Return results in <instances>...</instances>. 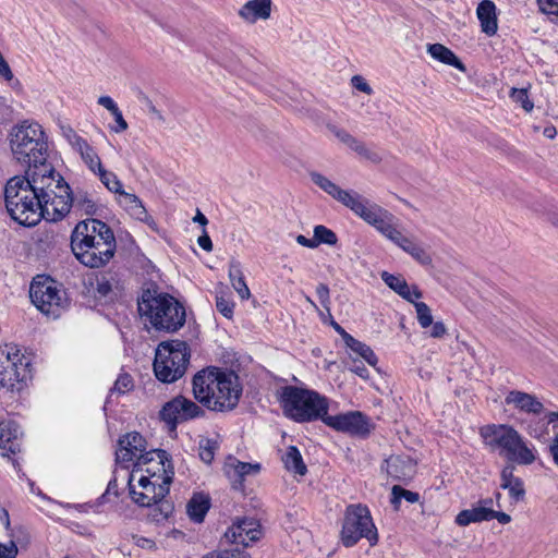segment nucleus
Returning <instances> with one entry per match:
<instances>
[{"mask_svg": "<svg viewBox=\"0 0 558 558\" xmlns=\"http://www.w3.org/2000/svg\"><path fill=\"white\" fill-rule=\"evenodd\" d=\"M447 332V328L442 322H436L432 324L430 337L442 338Z\"/></svg>", "mask_w": 558, "mask_h": 558, "instance_id": "obj_56", "label": "nucleus"}, {"mask_svg": "<svg viewBox=\"0 0 558 558\" xmlns=\"http://www.w3.org/2000/svg\"><path fill=\"white\" fill-rule=\"evenodd\" d=\"M225 537L230 543L247 547L262 537V527L257 520L243 518L226 531Z\"/></svg>", "mask_w": 558, "mask_h": 558, "instance_id": "obj_17", "label": "nucleus"}, {"mask_svg": "<svg viewBox=\"0 0 558 558\" xmlns=\"http://www.w3.org/2000/svg\"><path fill=\"white\" fill-rule=\"evenodd\" d=\"M197 243L206 252H210L213 250V242L206 230H204L203 234L197 239Z\"/></svg>", "mask_w": 558, "mask_h": 558, "instance_id": "obj_58", "label": "nucleus"}, {"mask_svg": "<svg viewBox=\"0 0 558 558\" xmlns=\"http://www.w3.org/2000/svg\"><path fill=\"white\" fill-rule=\"evenodd\" d=\"M134 388V380L132 376L128 373H121L117 380L114 381L113 387L110 389V393L124 395Z\"/></svg>", "mask_w": 558, "mask_h": 558, "instance_id": "obj_41", "label": "nucleus"}, {"mask_svg": "<svg viewBox=\"0 0 558 558\" xmlns=\"http://www.w3.org/2000/svg\"><path fill=\"white\" fill-rule=\"evenodd\" d=\"M401 499H404L410 504H415L420 500V494L416 492L408 490L399 485L392 486L390 502L395 510H399Z\"/></svg>", "mask_w": 558, "mask_h": 558, "instance_id": "obj_37", "label": "nucleus"}, {"mask_svg": "<svg viewBox=\"0 0 558 558\" xmlns=\"http://www.w3.org/2000/svg\"><path fill=\"white\" fill-rule=\"evenodd\" d=\"M78 154L89 170L94 173H96L102 167L99 156L89 144L84 146V148L81 149Z\"/></svg>", "mask_w": 558, "mask_h": 558, "instance_id": "obj_39", "label": "nucleus"}, {"mask_svg": "<svg viewBox=\"0 0 558 558\" xmlns=\"http://www.w3.org/2000/svg\"><path fill=\"white\" fill-rule=\"evenodd\" d=\"M284 468L289 472L304 476L307 473L306 464L303 461L300 450L295 446H289L282 456Z\"/></svg>", "mask_w": 558, "mask_h": 558, "instance_id": "obj_34", "label": "nucleus"}, {"mask_svg": "<svg viewBox=\"0 0 558 558\" xmlns=\"http://www.w3.org/2000/svg\"><path fill=\"white\" fill-rule=\"evenodd\" d=\"M384 468L396 481H408L415 474V463L409 457L391 456L385 460Z\"/></svg>", "mask_w": 558, "mask_h": 558, "instance_id": "obj_23", "label": "nucleus"}, {"mask_svg": "<svg viewBox=\"0 0 558 558\" xmlns=\"http://www.w3.org/2000/svg\"><path fill=\"white\" fill-rule=\"evenodd\" d=\"M210 508V498L204 494H194L186 506L190 519L195 523H202Z\"/></svg>", "mask_w": 558, "mask_h": 558, "instance_id": "obj_32", "label": "nucleus"}, {"mask_svg": "<svg viewBox=\"0 0 558 558\" xmlns=\"http://www.w3.org/2000/svg\"><path fill=\"white\" fill-rule=\"evenodd\" d=\"M112 116L114 118L117 125L112 126L111 130L116 133H121V132L125 131L129 125H128V122L124 120L121 110L118 109V111H114L112 113Z\"/></svg>", "mask_w": 558, "mask_h": 558, "instance_id": "obj_53", "label": "nucleus"}, {"mask_svg": "<svg viewBox=\"0 0 558 558\" xmlns=\"http://www.w3.org/2000/svg\"><path fill=\"white\" fill-rule=\"evenodd\" d=\"M260 471V464L259 463H248V462H241L236 459H232L227 464V473L229 476H231V473L233 476H236L239 482L242 483L244 477L246 475L251 474H257Z\"/></svg>", "mask_w": 558, "mask_h": 558, "instance_id": "obj_35", "label": "nucleus"}, {"mask_svg": "<svg viewBox=\"0 0 558 558\" xmlns=\"http://www.w3.org/2000/svg\"><path fill=\"white\" fill-rule=\"evenodd\" d=\"M296 242L302 245V246H305V247H308V248H315V242H314V236L312 239H307L306 236H304L303 234H299L296 236Z\"/></svg>", "mask_w": 558, "mask_h": 558, "instance_id": "obj_62", "label": "nucleus"}, {"mask_svg": "<svg viewBox=\"0 0 558 558\" xmlns=\"http://www.w3.org/2000/svg\"><path fill=\"white\" fill-rule=\"evenodd\" d=\"M324 423L336 430L365 437L371 433V423L366 415L352 411L338 415H326Z\"/></svg>", "mask_w": 558, "mask_h": 558, "instance_id": "obj_16", "label": "nucleus"}, {"mask_svg": "<svg viewBox=\"0 0 558 558\" xmlns=\"http://www.w3.org/2000/svg\"><path fill=\"white\" fill-rule=\"evenodd\" d=\"M31 361L16 344L0 347V386L8 391H21L31 378Z\"/></svg>", "mask_w": 558, "mask_h": 558, "instance_id": "obj_10", "label": "nucleus"}, {"mask_svg": "<svg viewBox=\"0 0 558 558\" xmlns=\"http://www.w3.org/2000/svg\"><path fill=\"white\" fill-rule=\"evenodd\" d=\"M484 445L500 458L506 464L500 472V488L508 490L512 502L518 504L525 498V487L522 478L514 475V463L530 465L535 462V449L511 425L488 424L480 429Z\"/></svg>", "mask_w": 558, "mask_h": 558, "instance_id": "obj_2", "label": "nucleus"}, {"mask_svg": "<svg viewBox=\"0 0 558 558\" xmlns=\"http://www.w3.org/2000/svg\"><path fill=\"white\" fill-rule=\"evenodd\" d=\"M389 241H391L395 245L401 248L403 252L409 254L414 260H416L422 266L432 265V256L425 250V247L420 243L415 236L405 235L399 229V226H396L391 233L387 236Z\"/></svg>", "mask_w": 558, "mask_h": 558, "instance_id": "obj_18", "label": "nucleus"}, {"mask_svg": "<svg viewBox=\"0 0 558 558\" xmlns=\"http://www.w3.org/2000/svg\"><path fill=\"white\" fill-rule=\"evenodd\" d=\"M505 403L513 405L517 410L527 414L539 415L544 412V404L536 396L521 390L509 391L505 398Z\"/></svg>", "mask_w": 558, "mask_h": 558, "instance_id": "obj_19", "label": "nucleus"}, {"mask_svg": "<svg viewBox=\"0 0 558 558\" xmlns=\"http://www.w3.org/2000/svg\"><path fill=\"white\" fill-rule=\"evenodd\" d=\"M558 422V411H551L545 413L543 417L532 418L526 426L527 434L536 439L544 438L548 435V426L553 424V427L556 428V423Z\"/></svg>", "mask_w": 558, "mask_h": 558, "instance_id": "obj_28", "label": "nucleus"}, {"mask_svg": "<svg viewBox=\"0 0 558 558\" xmlns=\"http://www.w3.org/2000/svg\"><path fill=\"white\" fill-rule=\"evenodd\" d=\"M476 14L481 22L482 32L487 36H494L498 29L495 3L490 0H483L477 5Z\"/></svg>", "mask_w": 558, "mask_h": 558, "instance_id": "obj_26", "label": "nucleus"}, {"mask_svg": "<svg viewBox=\"0 0 558 558\" xmlns=\"http://www.w3.org/2000/svg\"><path fill=\"white\" fill-rule=\"evenodd\" d=\"M271 0H248L239 10V16L250 24H255L259 20H268L271 15Z\"/></svg>", "mask_w": 558, "mask_h": 558, "instance_id": "obj_22", "label": "nucleus"}, {"mask_svg": "<svg viewBox=\"0 0 558 558\" xmlns=\"http://www.w3.org/2000/svg\"><path fill=\"white\" fill-rule=\"evenodd\" d=\"M62 135L77 153L88 144L87 141L80 136L71 126H62Z\"/></svg>", "mask_w": 558, "mask_h": 558, "instance_id": "obj_43", "label": "nucleus"}, {"mask_svg": "<svg viewBox=\"0 0 558 558\" xmlns=\"http://www.w3.org/2000/svg\"><path fill=\"white\" fill-rule=\"evenodd\" d=\"M119 195V204L135 219L144 221L150 228H156V222L151 216L148 215L142 201L135 195L125 192L123 189L117 193Z\"/></svg>", "mask_w": 558, "mask_h": 558, "instance_id": "obj_21", "label": "nucleus"}, {"mask_svg": "<svg viewBox=\"0 0 558 558\" xmlns=\"http://www.w3.org/2000/svg\"><path fill=\"white\" fill-rule=\"evenodd\" d=\"M350 350L365 360L371 366H376L378 363V357L373 351V349L366 343L355 339L354 337L345 344Z\"/></svg>", "mask_w": 558, "mask_h": 558, "instance_id": "obj_36", "label": "nucleus"}, {"mask_svg": "<svg viewBox=\"0 0 558 558\" xmlns=\"http://www.w3.org/2000/svg\"><path fill=\"white\" fill-rule=\"evenodd\" d=\"M145 472L148 475H142L138 480L141 490H135L132 484L134 474L129 480V488L132 500L141 507H151L153 517L156 521L165 520L173 512L174 506L171 501L166 500V496L170 492V485L174 477V469L171 459L168 461L156 462V470L147 468Z\"/></svg>", "mask_w": 558, "mask_h": 558, "instance_id": "obj_4", "label": "nucleus"}, {"mask_svg": "<svg viewBox=\"0 0 558 558\" xmlns=\"http://www.w3.org/2000/svg\"><path fill=\"white\" fill-rule=\"evenodd\" d=\"M348 208L374 227L385 238L391 233L396 226H399V219L393 214L377 204H368V202L363 199L357 193L353 196Z\"/></svg>", "mask_w": 558, "mask_h": 558, "instance_id": "obj_13", "label": "nucleus"}, {"mask_svg": "<svg viewBox=\"0 0 558 558\" xmlns=\"http://www.w3.org/2000/svg\"><path fill=\"white\" fill-rule=\"evenodd\" d=\"M136 458V464L143 466L153 461H168L170 454L162 449L146 451V440L137 432L128 433L118 440V450L116 451V461L118 463H128Z\"/></svg>", "mask_w": 558, "mask_h": 558, "instance_id": "obj_12", "label": "nucleus"}, {"mask_svg": "<svg viewBox=\"0 0 558 558\" xmlns=\"http://www.w3.org/2000/svg\"><path fill=\"white\" fill-rule=\"evenodd\" d=\"M0 76L5 81H12L14 77L10 65L2 53H0Z\"/></svg>", "mask_w": 558, "mask_h": 558, "instance_id": "obj_54", "label": "nucleus"}, {"mask_svg": "<svg viewBox=\"0 0 558 558\" xmlns=\"http://www.w3.org/2000/svg\"><path fill=\"white\" fill-rule=\"evenodd\" d=\"M351 84H352V86L355 89H357V90H360V92H362V93H364L366 95H372L373 94V88L366 82V80L363 76H361V75L352 76Z\"/></svg>", "mask_w": 558, "mask_h": 558, "instance_id": "obj_48", "label": "nucleus"}, {"mask_svg": "<svg viewBox=\"0 0 558 558\" xmlns=\"http://www.w3.org/2000/svg\"><path fill=\"white\" fill-rule=\"evenodd\" d=\"M69 184L53 166L25 170L11 178L4 187L5 208L19 225L34 227L41 219L60 221L69 213Z\"/></svg>", "mask_w": 558, "mask_h": 558, "instance_id": "obj_1", "label": "nucleus"}, {"mask_svg": "<svg viewBox=\"0 0 558 558\" xmlns=\"http://www.w3.org/2000/svg\"><path fill=\"white\" fill-rule=\"evenodd\" d=\"M314 242L317 247L320 244L336 245L338 242L337 234L329 228L318 225L314 227Z\"/></svg>", "mask_w": 558, "mask_h": 558, "instance_id": "obj_38", "label": "nucleus"}, {"mask_svg": "<svg viewBox=\"0 0 558 558\" xmlns=\"http://www.w3.org/2000/svg\"><path fill=\"white\" fill-rule=\"evenodd\" d=\"M537 2L542 12L558 17V0H537Z\"/></svg>", "mask_w": 558, "mask_h": 558, "instance_id": "obj_49", "label": "nucleus"}, {"mask_svg": "<svg viewBox=\"0 0 558 558\" xmlns=\"http://www.w3.org/2000/svg\"><path fill=\"white\" fill-rule=\"evenodd\" d=\"M135 544L145 549H154L156 547V544L153 539L146 538V537H137L135 541Z\"/></svg>", "mask_w": 558, "mask_h": 558, "instance_id": "obj_60", "label": "nucleus"}, {"mask_svg": "<svg viewBox=\"0 0 558 558\" xmlns=\"http://www.w3.org/2000/svg\"><path fill=\"white\" fill-rule=\"evenodd\" d=\"M328 129L341 143L347 145L361 157L374 163H379L381 161V157L378 153L368 149L362 141L357 140L345 130L339 129L336 125H328Z\"/></svg>", "mask_w": 558, "mask_h": 558, "instance_id": "obj_20", "label": "nucleus"}, {"mask_svg": "<svg viewBox=\"0 0 558 558\" xmlns=\"http://www.w3.org/2000/svg\"><path fill=\"white\" fill-rule=\"evenodd\" d=\"M205 415V411L191 399L177 396L166 402L159 411L160 421L165 422L169 432H175L178 425Z\"/></svg>", "mask_w": 558, "mask_h": 558, "instance_id": "obj_14", "label": "nucleus"}, {"mask_svg": "<svg viewBox=\"0 0 558 558\" xmlns=\"http://www.w3.org/2000/svg\"><path fill=\"white\" fill-rule=\"evenodd\" d=\"M216 307L220 314L226 318H231L233 315L234 303L223 296L216 298Z\"/></svg>", "mask_w": 558, "mask_h": 558, "instance_id": "obj_46", "label": "nucleus"}, {"mask_svg": "<svg viewBox=\"0 0 558 558\" xmlns=\"http://www.w3.org/2000/svg\"><path fill=\"white\" fill-rule=\"evenodd\" d=\"M11 150L17 162L26 170L38 171L39 167L52 166L47 162L48 142L40 124L23 121L13 128L10 140Z\"/></svg>", "mask_w": 558, "mask_h": 558, "instance_id": "obj_7", "label": "nucleus"}, {"mask_svg": "<svg viewBox=\"0 0 558 558\" xmlns=\"http://www.w3.org/2000/svg\"><path fill=\"white\" fill-rule=\"evenodd\" d=\"M229 279L233 287V289L236 291L239 296L242 300H247L251 296V291L245 282L244 275L242 271L241 263L234 258H232L229 263Z\"/></svg>", "mask_w": 558, "mask_h": 558, "instance_id": "obj_31", "label": "nucleus"}, {"mask_svg": "<svg viewBox=\"0 0 558 558\" xmlns=\"http://www.w3.org/2000/svg\"><path fill=\"white\" fill-rule=\"evenodd\" d=\"M216 558H251V556L247 553L235 548L222 550L216 556Z\"/></svg>", "mask_w": 558, "mask_h": 558, "instance_id": "obj_51", "label": "nucleus"}, {"mask_svg": "<svg viewBox=\"0 0 558 558\" xmlns=\"http://www.w3.org/2000/svg\"><path fill=\"white\" fill-rule=\"evenodd\" d=\"M19 425L11 420L0 422V448L15 454L20 451Z\"/></svg>", "mask_w": 558, "mask_h": 558, "instance_id": "obj_27", "label": "nucleus"}, {"mask_svg": "<svg viewBox=\"0 0 558 558\" xmlns=\"http://www.w3.org/2000/svg\"><path fill=\"white\" fill-rule=\"evenodd\" d=\"M361 538H366L372 547L375 546L378 543L377 529L366 506L350 505L344 512L341 541L345 547H352Z\"/></svg>", "mask_w": 558, "mask_h": 558, "instance_id": "obj_11", "label": "nucleus"}, {"mask_svg": "<svg viewBox=\"0 0 558 558\" xmlns=\"http://www.w3.org/2000/svg\"><path fill=\"white\" fill-rule=\"evenodd\" d=\"M311 180L328 195L340 202L345 207L352 202L355 192L345 191L318 172L310 173Z\"/></svg>", "mask_w": 558, "mask_h": 558, "instance_id": "obj_24", "label": "nucleus"}, {"mask_svg": "<svg viewBox=\"0 0 558 558\" xmlns=\"http://www.w3.org/2000/svg\"><path fill=\"white\" fill-rule=\"evenodd\" d=\"M414 304L417 322L422 328L430 327L433 324V315L429 306L424 302H412Z\"/></svg>", "mask_w": 558, "mask_h": 558, "instance_id": "obj_42", "label": "nucleus"}, {"mask_svg": "<svg viewBox=\"0 0 558 558\" xmlns=\"http://www.w3.org/2000/svg\"><path fill=\"white\" fill-rule=\"evenodd\" d=\"M217 442L211 439L202 440L199 444V458L205 463H210L214 460L215 449Z\"/></svg>", "mask_w": 558, "mask_h": 558, "instance_id": "obj_45", "label": "nucleus"}, {"mask_svg": "<svg viewBox=\"0 0 558 558\" xmlns=\"http://www.w3.org/2000/svg\"><path fill=\"white\" fill-rule=\"evenodd\" d=\"M490 508L489 507H474L460 511L454 522L459 526H468L471 523L489 521Z\"/></svg>", "mask_w": 558, "mask_h": 558, "instance_id": "obj_33", "label": "nucleus"}, {"mask_svg": "<svg viewBox=\"0 0 558 558\" xmlns=\"http://www.w3.org/2000/svg\"><path fill=\"white\" fill-rule=\"evenodd\" d=\"M96 173L98 174L101 183L110 192H113L116 194L120 192V190L122 189V183L113 172L108 171L104 167H101Z\"/></svg>", "mask_w": 558, "mask_h": 558, "instance_id": "obj_40", "label": "nucleus"}, {"mask_svg": "<svg viewBox=\"0 0 558 558\" xmlns=\"http://www.w3.org/2000/svg\"><path fill=\"white\" fill-rule=\"evenodd\" d=\"M29 298L41 313L54 318L59 317L63 298L52 281L34 280L31 283Z\"/></svg>", "mask_w": 558, "mask_h": 558, "instance_id": "obj_15", "label": "nucleus"}, {"mask_svg": "<svg viewBox=\"0 0 558 558\" xmlns=\"http://www.w3.org/2000/svg\"><path fill=\"white\" fill-rule=\"evenodd\" d=\"M111 228L98 219L80 221L71 234V250L81 264L89 268L104 267L116 253Z\"/></svg>", "mask_w": 558, "mask_h": 558, "instance_id": "obj_3", "label": "nucleus"}, {"mask_svg": "<svg viewBox=\"0 0 558 558\" xmlns=\"http://www.w3.org/2000/svg\"><path fill=\"white\" fill-rule=\"evenodd\" d=\"M0 522L3 524V526L9 530L10 529V515L7 509L1 508L0 509Z\"/></svg>", "mask_w": 558, "mask_h": 558, "instance_id": "obj_63", "label": "nucleus"}, {"mask_svg": "<svg viewBox=\"0 0 558 558\" xmlns=\"http://www.w3.org/2000/svg\"><path fill=\"white\" fill-rule=\"evenodd\" d=\"M190 356V348L183 340L160 342L153 364L156 378L166 384L177 381L185 374Z\"/></svg>", "mask_w": 558, "mask_h": 558, "instance_id": "obj_9", "label": "nucleus"}, {"mask_svg": "<svg viewBox=\"0 0 558 558\" xmlns=\"http://www.w3.org/2000/svg\"><path fill=\"white\" fill-rule=\"evenodd\" d=\"M512 100L520 104L521 107L530 112L534 108V104L529 99L527 89L525 88H512L510 94Z\"/></svg>", "mask_w": 558, "mask_h": 558, "instance_id": "obj_44", "label": "nucleus"}, {"mask_svg": "<svg viewBox=\"0 0 558 558\" xmlns=\"http://www.w3.org/2000/svg\"><path fill=\"white\" fill-rule=\"evenodd\" d=\"M192 385L195 399L213 411L233 410L242 395L238 376L216 367L199 371L194 375Z\"/></svg>", "mask_w": 558, "mask_h": 558, "instance_id": "obj_5", "label": "nucleus"}, {"mask_svg": "<svg viewBox=\"0 0 558 558\" xmlns=\"http://www.w3.org/2000/svg\"><path fill=\"white\" fill-rule=\"evenodd\" d=\"M331 326L341 336L345 344L353 338V336L347 332L338 323L331 322Z\"/></svg>", "mask_w": 558, "mask_h": 558, "instance_id": "obj_59", "label": "nucleus"}, {"mask_svg": "<svg viewBox=\"0 0 558 558\" xmlns=\"http://www.w3.org/2000/svg\"><path fill=\"white\" fill-rule=\"evenodd\" d=\"M381 279L391 290L408 302H413V299H421L423 295L417 287L414 286L411 289L401 275H392L387 271H383Z\"/></svg>", "mask_w": 558, "mask_h": 558, "instance_id": "obj_25", "label": "nucleus"}, {"mask_svg": "<svg viewBox=\"0 0 558 558\" xmlns=\"http://www.w3.org/2000/svg\"><path fill=\"white\" fill-rule=\"evenodd\" d=\"M98 104L102 107H105L108 111L113 113L114 111H118L119 107L113 101V99L109 96H100L98 98Z\"/></svg>", "mask_w": 558, "mask_h": 558, "instance_id": "obj_55", "label": "nucleus"}, {"mask_svg": "<svg viewBox=\"0 0 558 558\" xmlns=\"http://www.w3.org/2000/svg\"><path fill=\"white\" fill-rule=\"evenodd\" d=\"M496 519L501 524H508L511 521V517L502 511H495L490 508L489 520Z\"/></svg>", "mask_w": 558, "mask_h": 558, "instance_id": "obj_57", "label": "nucleus"}, {"mask_svg": "<svg viewBox=\"0 0 558 558\" xmlns=\"http://www.w3.org/2000/svg\"><path fill=\"white\" fill-rule=\"evenodd\" d=\"M17 553V546L13 541L8 544L0 543V558H15Z\"/></svg>", "mask_w": 558, "mask_h": 558, "instance_id": "obj_50", "label": "nucleus"}, {"mask_svg": "<svg viewBox=\"0 0 558 558\" xmlns=\"http://www.w3.org/2000/svg\"><path fill=\"white\" fill-rule=\"evenodd\" d=\"M278 400L283 414L298 422H313L326 417L328 413V400L317 391L284 386L278 391Z\"/></svg>", "mask_w": 558, "mask_h": 558, "instance_id": "obj_8", "label": "nucleus"}, {"mask_svg": "<svg viewBox=\"0 0 558 558\" xmlns=\"http://www.w3.org/2000/svg\"><path fill=\"white\" fill-rule=\"evenodd\" d=\"M549 451L553 456L554 462L558 466V433L555 435L553 442L549 446Z\"/></svg>", "mask_w": 558, "mask_h": 558, "instance_id": "obj_61", "label": "nucleus"}, {"mask_svg": "<svg viewBox=\"0 0 558 558\" xmlns=\"http://www.w3.org/2000/svg\"><path fill=\"white\" fill-rule=\"evenodd\" d=\"M66 192V203L70 209L74 207L75 209L83 211L86 215H94L96 213L97 205L90 194L85 191H76L75 194H73L70 186Z\"/></svg>", "mask_w": 558, "mask_h": 558, "instance_id": "obj_30", "label": "nucleus"}, {"mask_svg": "<svg viewBox=\"0 0 558 558\" xmlns=\"http://www.w3.org/2000/svg\"><path fill=\"white\" fill-rule=\"evenodd\" d=\"M349 369L363 379H367L369 377L368 369L365 367V365L361 361L353 360L352 366H350Z\"/></svg>", "mask_w": 558, "mask_h": 558, "instance_id": "obj_52", "label": "nucleus"}, {"mask_svg": "<svg viewBox=\"0 0 558 558\" xmlns=\"http://www.w3.org/2000/svg\"><path fill=\"white\" fill-rule=\"evenodd\" d=\"M138 313L156 330L175 332L184 326L186 313L184 306L172 295L157 288L143 290L137 300Z\"/></svg>", "mask_w": 558, "mask_h": 558, "instance_id": "obj_6", "label": "nucleus"}, {"mask_svg": "<svg viewBox=\"0 0 558 558\" xmlns=\"http://www.w3.org/2000/svg\"><path fill=\"white\" fill-rule=\"evenodd\" d=\"M111 290V286L108 281L98 282L97 291L100 295H107Z\"/></svg>", "mask_w": 558, "mask_h": 558, "instance_id": "obj_64", "label": "nucleus"}, {"mask_svg": "<svg viewBox=\"0 0 558 558\" xmlns=\"http://www.w3.org/2000/svg\"><path fill=\"white\" fill-rule=\"evenodd\" d=\"M427 52L435 60L451 65L458 69L461 72H465V65L461 62V60L446 46L441 44H429L427 46Z\"/></svg>", "mask_w": 558, "mask_h": 558, "instance_id": "obj_29", "label": "nucleus"}, {"mask_svg": "<svg viewBox=\"0 0 558 558\" xmlns=\"http://www.w3.org/2000/svg\"><path fill=\"white\" fill-rule=\"evenodd\" d=\"M316 294L320 301L322 306L330 312V293L328 286L325 283H319L316 287Z\"/></svg>", "mask_w": 558, "mask_h": 558, "instance_id": "obj_47", "label": "nucleus"}]
</instances>
